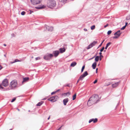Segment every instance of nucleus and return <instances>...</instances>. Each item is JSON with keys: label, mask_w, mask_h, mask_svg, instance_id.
<instances>
[{"label": "nucleus", "mask_w": 130, "mask_h": 130, "mask_svg": "<svg viewBox=\"0 0 130 130\" xmlns=\"http://www.w3.org/2000/svg\"><path fill=\"white\" fill-rule=\"evenodd\" d=\"M9 130H12V129H10Z\"/></svg>", "instance_id": "obj_59"}, {"label": "nucleus", "mask_w": 130, "mask_h": 130, "mask_svg": "<svg viewBox=\"0 0 130 130\" xmlns=\"http://www.w3.org/2000/svg\"><path fill=\"white\" fill-rule=\"evenodd\" d=\"M108 47H107V46H106V47H105V49H107V48Z\"/></svg>", "instance_id": "obj_49"}, {"label": "nucleus", "mask_w": 130, "mask_h": 130, "mask_svg": "<svg viewBox=\"0 0 130 130\" xmlns=\"http://www.w3.org/2000/svg\"><path fill=\"white\" fill-rule=\"evenodd\" d=\"M67 86L68 87L69 86V85H67V86Z\"/></svg>", "instance_id": "obj_55"}, {"label": "nucleus", "mask_w": 130, "mask_h": 130, "mask_svg": "<svg viewBox=\"0 0 130 130\" xmlns=\"http://www.w3.org/2000/svg\"><path fill=\"white\" fill-rule=\"evenodd\" d=\"M111 32L112 31L111 30H109L107 32V34L108 35H109L111 33Z\"/></svg>", "instance_id": "obj_29"}, {"label": "nucleus", "mask_w": 130, "mask_h": 130, "mask_svg": "<svg viewBox=\"0 0 130 130\" xmlns=\"http://www.w3.org/2000/svg\"><path fill=\"white\" fill-rule=\"evenodd\" d=\"M111 44V42H109L108 43H107V44H106V46H107V47L109 46Z\"/></svg>", "instance_id": "obj_30"}, {"label": "nucleus", "mask_w": 130, "mask_h": 130, "mask_svg": "<svg viewBox=\"0 0 130 130\" xmlns=\"http://www.w3.org/2000/svg\"><path fill=\"white\" fill-rule=\"evenodd\" d=\"M102 54V53L101 52L99 53V54H100V55H101Z\"/></svg>", "instance_id": "obj_51"}, {"label": "nucleus", "mask_w": 130, "mask_h": 130, "mask_svg": "<svg viewBox=\"0 0 130 130\" xmlns=\"http://www.w3.org/2000/svg\"><path fill=\"white\" fill-rule=\"evenodd\" d=\"M53 54L55 57H56L59 54V52L58 51H56L53 52Z\"/></svg>", "instance_id": "obj_10"}, {"label": "nucleus", "mask_w": 130, "mask_h": 130, "mask_svg": "<svg viewBox=\"0 0 130 130\" xmlns=\"http://www.w3.org/2000/svg\"><path fill=\"white\" fill-rule=\"evenodd\" d=\"M4 45L5 46H6V44H4Z\"/></svg>", "instance_id": "obj_54"}, {"label": "nucleus", "mask_w": 130, "mask_h": 130, "mask_svg": "<svg viewBox=\"0 0 130 130\" xmlns=\"http://www.w3.org/2000/svg\"><path fill=\"white\" fill-rule=\"evenodd\" d=\"M84 77L82 75H81L79 78V79L82 80H83Z\"/></svg>", "instance_id": "obj_21"}, {"label": "nucleus", "mask_w": 130, "mask_h": 130, "mask_svg": "<svg viewBox=\"0 0 130 130\" xmlns=\"http://www.w3.org/2000/svg\"><path fill=\"white\" fill-rule=\"evenodd\" d=\"M127 24L128 23L127 22L125 23V26L126 27V26L127 25Z\"/></svg>", "instance_id": "obj_45"}, {"label": "nucleus", "mask_w": 130, "mask_h": 130, "mask_svg": "<svg viewBox=\"0 0 130 130\" xmlns=\"http://www.w3.org/2000/svg\"><path fill=\"white\" fill-rule=\"evenodd\" d=\"M130 19V16H128L126 17V20H128Z\"/></svg>", "instance_id": "obj_32"}, {"label": "nucleus", "mask_w": 130, "mask_h": 130, "mask_svg": "<svg viewBox=\"0 0 130 130\" xmlns=\"http://www.w3.org/2000/svg\"><path fill=\"white\" fill-rule=\"evenodd\" d=\"M95 25H93L91 27V30H93L95 29Z\"/></svg>", "instance_id": "obj_25"}, {"label": "nucleus", "mask_w": 130, "mask_h": 130, "mask_svg": "<svg viewBox=\"0 0 130 130\" xmlns=\"http://www.w3.org/2000/svg\"><path fill=\"white\" fill-rule=\"evenodd\" d=\"M104 47H102V48L100 50V52H102L104 50Z\"/></svg>", "instance_id": "obj_33"}, {"label": "nucleus", "mask_w": 130, "mask_h": 130, "mask_svg": "<svg viewBox=\"0 0 130 130\" xmlns=\"http://www.w3.org/2000/svg\"><path fill=\"white\" fill-rule=\"evenodd\" d=\"M98 68H96V73H97L98 72Z\"/></svg>", "instance_id": "obj_44"}, {"label": "nucleus", "mask_w": 130, "mask_h": 130, "mask_svg": "<svg viewBox=\"0 0 130 130\" xmlns=\"http://www.w3.org/2000/svg\"><path fill=\"white\" fill-rule=\"evenodd\" d=\"M33 58V57H32V58Z\"/></svg>", "instance_id": "obj_61"}, {"label": "nucleus", "mask_w": 130, "mask_h": 130, "mask_svg": "<svg viewBox=\"0 0 130 130\" xmlns=\"http://www.w3.org/2000/svg\"><path fill=\"white\" fill-rule=\"evenodd\" d=\"M76 94H74L73 96V100H75L76 98Z\"/></svg>", "instance_id": "obj_24"}, {"label": "nucleus", "mask_w": 130, "mask_h": 130, "mask_svg": "<svg viewBox=\"0 0 130 130\" xmlns=\"http://www.w3.org/2000/svg\"><path fill=\"white\" fill-rule=\"evenodd\" d=\"M97 82V80H95L94 82H93V83L95 84Z\"/></svg>", "instance_id": "obj_39"}, {"label": "nucleus", "mask_w": 130, "mask_h": 130, "mask_svg": "<svg viewBox=\"0 0 130 130\" xmlns=\"http://www.w3.org/2000/svg\"><path fill=\"white\" fill-rule=\"evenodd\" d=\"M96 62H94V63L92 65V67L93 69H95L96 67Z\"/></svg>", "instance_id": "obj_16"}, {"label": "nucleus", "mask_w": 130, "mask_h": 130, "mask_svg": "<svg viewBox=\"0 0 130 130\" xmlns=\"http://www.w3.org/2000/svg\"><path fill=\"white\" fill-rule=\"evenodd\" d=\"M84 30L85 31H87V29L85 28L84 29Z\"/></svg>", "instance_id": "obj_46"}, {"label": "nucleus", "mask_w": 130, "mask_h": 130, "mask_svg": "<svg viewBox=\"0 0 130 130\" xmlns=\"http://www.w3.org/2000/svg\"><path fill=\"white\" fill-rule=\"evenodd\" d=\"M94 57H95V56L93 57L92 58H91L90 59L91 60V59L93 58Z\"/></svg>", "instance_id": "obj_53"}, {"label": "nucleus", "mask_w": 130, "mask_h": 130, "mask_svg": "<svg viewBox=\"0 0 130 130\" xmlns=\"http://www.w3.org/2000/svg\"><path fill=\"white\" fill-rule=\"evenodd\" d=\"M31 3L34 5H36L40 4L42 0H30Z\"/></svg>", "instance_id": "obj_6"}, {"label": "nucleus", "mask_w": 130, "mask_h": 130, "mask_svg": "<svg viewBox=\"0 0 130 130\" xmlns=\"http://www.w3.org/2000/svg\"><path fill=\"white\" fill-rule=\"evenodd\" d=\"M19 61H20L18 59H15V60H14V61L13 62H10L11 63H14V62H19Z\"/></svg>", "instance_id": "obj_23"}, {"label": "nucleus", "mask_w": 130, "mask_h": 130, "mask_svg": "<svg viewBox=\"0 0 130 130\" xmlns=\"http://www.w3.org/2000/svg\"><path fill=\"white\" fill-rule=\"evenodd\" d=\"M88 74L87 71H86L85 72L84 74H83L82 75L85 77L87 76V75H88Z\"/></svg>", "instance_id": "obj_18"}, {"label": "nucleus", "mask_w": 130, "mask_h": 130, "mask_svg": "<svg viewBox=\"0 0 130 130\" xmlns=\"http://www.w3.org/2000/svg\"><path fill=\"white\" fill-rule=\"evenodd\" d=\"M49 28H50V30H49V31H52V30H53V28L52 27H49Z\"/></svg>", "instance_id": "obj_36"}, {"label": "nucleus", "mask_w": 130, "mask_h": 130, "mask_svg": "<svg viewBox=\"0 0 130 130\" xmlns=\"http://www.w3.org/2000/svg\"><path fill=\"white\" fill-rule=\"evenodd\" d=\"M8 85V80L6 79H4L3 81L2 85L5 87L7 86Z\"/></svg>", "instance_id": "obj_7"}, {"label": "nucleus", "mask_w": 130, "mask_h": 130, "mask_svg": "<svg viewBox=\"0 0 130 130\" xmlns=\"http://www.w3.org/2000/svg\"><path fill=\"white\" fill-rule=\"evenodd\" d=\"M67 0H59V1L60 2H65Z\"/></svg>", "instance_id": "obj_38"}, {"label": "nucleus", "mask_w": 130, "mask_h": 130, "mask_svg": "<svg viewBox=\"0 0 130 130\" xmlns=\"http://www.w3.org/2000/svg\"><path fill=\"white\" fill-rule=\"evenodd\" d=\"M98 121V120L97 118H95L94 119H90L89 120V123H90L91 122L93 121V122L94 123H95L97 122Z\"/></svg>", "instance_id": "obj_12"}, {"label": "nucleus", "mask_w": 130, "mask_h": 130, "mask_svg": "<svg viewBox=\"0 0 130 130\" xmlns=\"http://www.w3.org/2000/svg\"><path fill=\"white\" fill-rule=\"evenodd\" d=\"M120 30H119L116 32L114 34L115 35H117V36H115L113 37V38L116 39L118 38L120 36L121 33L120 32Z\"/></svg>", "instance_id": "obj_8"}, {"label": "nucleus", "mask_w": 130, "mask_h": 130, "mask_svg": "<svg viewBox=\"0 0 130 130\" xmlns=\"http://www.w3.org/2000/svg\"><path fill=\"white\" fill-rule=\"evenodd\" d=\"M15 100H16L15 98H14L13 99H12V100L11 101V102H14Z\"/></svg>", "instance_id": "obj_37"}, {"label": "nucleus", "mask_w": 130, "mask_h": 130, "mask_svg": "<svg viewBox=\"0 0 130 130\" xmlns=\"http://www.w3.org/2000/svg\"><path fill=\"white\" fill-rule=\"evenodd\" d=\"M99 99L98 96L96 94L92 95L90 97L87 103V104L89 106H90L92 104L96 103Z\"/></svg>", "instance_id": "obj_1"}, {"label": "nucleus", "mask_w": 130, "mask_h": 130, "mask_svg": "<svg viewBox=\"0 0 130 130\" xmlns=\"http://www.w3.org/2000/svg\"><path fill=\"white\" fill-rule=\"evenodd\" d=\"M108 26V24H107L106 25H105L104 26V27L105 28L106 27H107V26Z\"/></svg>", "instance_id": "obj_42"}, {"label": "nucleus", "mask_w": 130, "mask_h": 130, "mask_svg": "<svg viewBox=\"0 0 130 130\" xmlns=\"http://www.w3.org/2000/svg\"><path fill=\"white\" fill-rule=\"evenodd\" d=\"M101 57H103V56L102 55H100V57L101 58Z\"/></svg>", "instance_id": "obj_50"}, {"label": "nucleus", "mask_w": 130, "mask_h": 130, "mask_svg": "<svg viewBox=\"0 0 130 130\" xmlns=\"http://www.w3.org/2000/svg\"><path fill=\"white\" fill-rule=\"evenodd\" d=\"M85 66H83V67H82V69L81 70V72H83L84 70V69L85 68Z\"/></svg>", "instance_id": "obj_27"}, {"label": "nucleus", "mask_w": 130, "mask_h": 130, "mask_svg": "<svg viewBox=\"0 0 130 130\" xmlns=\"http://www.w3.org/2000/svg\"><path fill=\"white\" fill-rule=\"evenodd\" d=\"M2 68L1 66L0 65V70H1Z\"/></svg>", "instance_id": "obj_48"}, {"label": "nucleus", "mask_w": 130, "mask_h": 130, "mask_svg": "<svg viewBox=\"0 0 130 130\" xmlns=\"http://www.w3.org/2000/svg\"><path fill=\"white\" fill-rule=\"evenodd\" d=\"M104 52H105V51H105V50H104Z\"/></svg>", "instance_id": "obj_60"}, {"label": "nucleus", "mask_w": 130, "mask_h": 130, "mask_svg": "<svg viewBox=\"0 0 130 130\" xmlns=\"http://www.w3.org/2000/svg\"><path fill=\"white\" fill-rule=\"evenodd\" d=\"M40 59H41V58L40 57H38L37 58H35V59L36 60H40Z\"/></svg>", "instance_id": "obj_31"}, {"label": "nucleus", "mask_w": 130, "mask_h": 130, "mask_svg": "<svg viewBox=\"0 0 130 130\" xmlns=\"http://www.w3.org/2000/svg\"><path fill=\"white\" fill-rule=\"evenodd\" d=\"M32 12H33V11H30V14H31Z\"/></svg>", "instance_id": "obj_47"}, {"label": "nucleus", "mask_w": 130, "mask_h": 130, "mask_svg": "<svg viewBox=\"0 0 130 130\" xmlns=\"http://www.w3.org/2000/svg\"><path fill=\"white\" fill-rule=\"evenodd\" d=\"M61 53H62L65 52L66 50L64 48H60L59 49Z\"/></svg>", "instance_id": "obj_14"}, {"label": "nucleus", "mask_w": 130, "mask_h": 130, "mask_svg": "<svg viewBox=\"0 0 130 130\" xmlns=\"http://www.w3.org/2000/svg\"><path fill=\"white\" fill-rule=\"evenodd\" d=\"M120 83V82L116 83L112 85V87L113 88H115L118 86Z\"/></svg>", "instance_id": "obj_11"}, {"label": "nucleus", "mask_w": 130, "mask_h": 130, "mask_svg": "<svg viewBox=\"0 0 130 130\" xmlns=\"http://www.w3.org/2000/svg\"><path fill=\"white\" fill-rule=\"evenodd\" d=\"M56 92H53L51 93V94L52 95L55 93Z\"/></svg>", "instance_id": "obj_40"}, {"label": "nucleus", "mask_w": 130, "mask_h": 130, "mask_svg": "<svg viewBox=\"0 0 130 130\" xmlns=\"http://www.w3.org/2000/svg\"><path fill=\"white\" fill-rule=\"evenodd\" d=\"M50 116H49V117H48V120H49L50 119Z\"/></svg>", "instance_id": "obj_52"}, {"label": "nucleus", "mask_w": 130, "mask_h": 130, "mask_svg": "<svg viewBox=\"0 0 130 130\" xmlns=\"http://www.w3.org/2000/svg\"><path fill=\"white\" fill-rule=\"evenodd\" d=\"M69 101V99L68 98L64 99L63 101V103L64 105H66L67 102H68Z\"/></svg>", "instance_id": "obj_13"}, {"label": "nucleus", "mask_w": 130, "mask_h": 130, "mask_svg": "<svg viewBox=\"0 0 130 130\" xmlns=\"http://www.w3.org/2000/svg\"><path fill=\"white\" fill-rule=\"evenodd\" d=\"M17 85V82L16 80H12L10 83V87L12 89L16 87Z\"/></svg>", "instance_id": "obj_3"}, {"label": "nucleus", "mask_w": 130, "mask_h": 130, "mask_svg": "<svg viewBox=\"0 0 130 130\" xmlns=\"http://www.w3.org/2000/svg\"><path fill=\"white\" fill-rule=\"evenodd\" d=\"M126 27V26H123L122 27V28H121V30H123L124 29H125V28Z\"/></svg>", "instance_id": "obj_35"}, {"label": "nucleus", "mask_w": 130, "mask_h": 130, "mask_svg": "<svg viewBox=\"0 0 130 130\" xmlns=\"http://www.w3.org/2000/svg\"><path fill=\"white\" fill-rule=\"evenodd\" d=\"M43 103V102H40L38 103L37 105V106H40Z\"/></svg>", "instance_id": "obj_22"}, {"label": "nucleus", "mask_w": 130, "mask_h": 130, "mask_svg": "<svg viewBox=\"0 0 130 130\" xmlns=\"http://www.w3.org/2000/svg\"><path fill=\"white\" fill-rule=\"evenodd\" d=\"M53 56V54L47 53L44 56L43 58L46 60H50Z\"/></svg>", "instance_id": "obj_4"}, {"label": "nucleus", "mask_w": 130, "mask_h": 130, "mask_svg": "<svg viewBox=\"0 0 130 130\" xmlns=\"http://www.w3.org/2000/svg\"><path fill=\"white\" fill-rule=\"evenodd\" d=\"M100 60H101V57H100Z\"/></svg>", "instance_id": "obj_56"}, {"label": "nucleus", "mask_w": 130, "mask_h": 130, "mask_svg": "<svg viewBox=\"0 0 130 130\" xmlns=\"http://www.w3.org/2000/svg\"><path fill=\"white\" fill-rule=\"evenodd\" d=\"M80 80L79 79V78L78 79V80H77V84L79 82V80Z\"/></svg>", "instance_id": "obj_43"}, {"label": "nucleus", "mask_w": 130, "mask_h": 130, "mask_svg": "<svg viewBox=\"0 0 130 130\" xmlns=\"http://www.w3.org/2000/svg\"><path fill=\"white\" fill-rule=\"evenodd\" d=\"M45 6H44L43 5V6H42V7H40L39 8H37L39 9H42V8H45Z\"/></svg>", "instance_id": "obj_28"}, {"label": "nucleus", "mask_w": 130, "mask_h": 130, "mask_svg": "<svg viewBox=\"0 0 130 130\" xmlns=\"http://www.w3.org/2000/svg\"><path fill=\"white\" fill-rule=\"evenodd\" d=\"M56 5L55 1L54 0H50L47 2V6L49 8H52L55 7Z\"/></svg>", "instance_id": "obj_2"}, {"label": "nucleus", "mask_w": 130, "mask_h": 130, "mask_svg": "<svg viewBox=\"0 0 130 130\" xmlns=\"http://www.w3.org/2000/svg\"><path fill=\"white\" fill-rule=\"evenodd\" d=\"M25 13H26V12H25L24 11H23L21 12V14L22 15H24L25 14Z\"/></svg>", "instance_id": "obj_26"}, {"label": "nucleus", "mask_w": 130, "mask_h": 130, "mask_svg": "<svg viewBox=\"0 0 130 130\" xmlns=\"http://www.w3.org/2000/svg\"><path fill=\"white\" fill-rule=\"evenodd\" d=\"M59 90H57L56 92H58V91Z\"/></svg>", "instance_id": "obj_57"}, {"label": "nucleus", "mask_w": 130, "mask_h": 130, "mask_svg": "<svg viewBox=\"0 0 130 130\" xmlns=\"http://www.w3.org/2000/svg\"><path fill=\"white\" fill-rule=\"evenodd\" d=\"M63 94L64 96L67 95L68 96L70 94V93L69 92H68L67 93H64Z\"/></svg>", "instance_id": "obj_19"}, {"label": "nucleus", "mask_w": 130, "mask_h": 130, "mask_svg": "<svg viewBox=\"0 0 130 130\" xmlns=\"http://www.w3.org/2000/svg\"><path fill=\"white\" fill-rule=\"evenodd\" d=\"M105 41V40H103V41L101 43V44L99 46V47H100L102 45V43H103V42L104 41Z\"/></svg>", "instance_id": "obj_34"}, {"label": "nucleus", "mask_w": 130, "mask_h": 130, "mask_svg": "<svg viewBox=\"0 0 130 130\" xmlns=\"http://www.w3.org/2000/svg\"><path fill=\"white\" fill-rule=\"evenodd\" d=\"M29 79V78L28 77H25L23 78V80L22 82V83H23L24 82L28 81Z\"/></svg>", "instance_id": "obj_15"}, {"label": "nucleus", "mask_w": 130, "mask_h": 130, "mask_svg": "<svg viewBox=\"0 0 130 130\" xmlns=\"http://www.w3.org/2000/svg\"><path fill=\"white\" fill-rule=\"evenodd\" d=\"M3 87L2 86V85H0V89H3Z\"/></svg>", "instance_id": "obj_41"}, {"label": "nucleus", "mask_w": 130, "mask_h": 130, "mask_svg": "<svg viewBox=\"0 0 130 130\" xmlns=\"http://www.w3.org/2000/svg\"><path fill=\"white\" fill-rule=\"evenodd\" d=\"M97 42L96 41H94L93 42L91 43L90 45H89L87 47V49H89L95 45V44L97 43Z\"/></svg>", "instance_id": "obj_9"}, {"label": "nucleus", "mask_w": 130, "mask_h": 130, "mask_svg": "<svg viewBox=\"0 0 130 130\" xmlns=\"http://www.w3.org/2000/svg\"><path fill=\"white\" fill-rule=\"evenodd\" d=\"M58 98V96L57 95H56L52 96V97L48 98V100L52 102H53L57 101Z\"/></svg>", "instance_id": "obj_5"}, {"label": "nucleus", "mask_w": 130, "mask_h": 130, "mask_svg": "<svg viewBox=\"0 0 130 130\" xmlns=\"http://www.w3.org/2000/svg\"><path fill=\"white\" fill-rule=\"evenodd\" d=\"M99 56H96L95 57V61L96 62H98L99 60Z\"/></svg>", "instance_id": "obj_20"}, {"label": "nucleus", "mask_w": 130, "mask_h": 130, "mask_svg": "<svg viewBox=\"0 0 130 130\" xmlns=\"http://www.w3.org/2000/svg\"><path fill=\"white\" fill-rule=\"evenodd\" d=\"M18 110L19 111L20 110L19 109H18Z\"/></svg>", "instance_id": "obj_58"}, {"label": "nucleus", "mask_w": 130, "mask_h": 130, "mask_svg": "<svg viewBox=\"0 0 130 130\" xmlns=\"http://www.w3.org/2000/svg\"><path fill=\"white\" fill-rule=\"evenodd\" d=\"M77 64V63L76 62H72L71 64V67H73L75 66Z\"/></svg>", "instance_id": "obj_17"}]
</instances>
